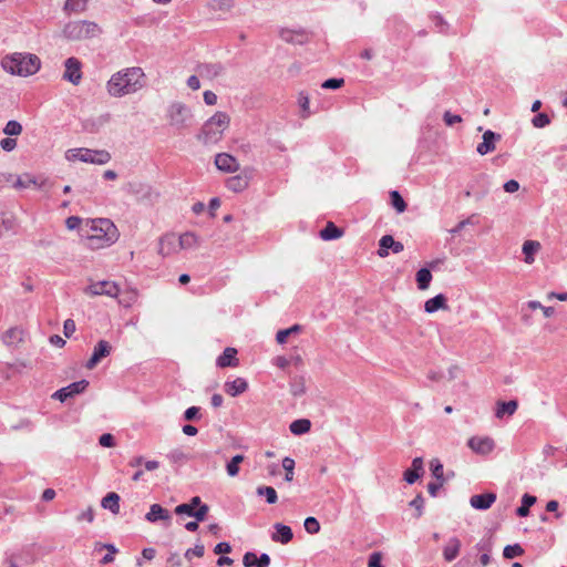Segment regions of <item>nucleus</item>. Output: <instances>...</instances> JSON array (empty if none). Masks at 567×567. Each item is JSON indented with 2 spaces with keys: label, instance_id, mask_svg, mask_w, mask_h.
I'll return each mask as SVG.
<instances>
[{
  "label": "nucleus",
  "instance_id": "nucleus-45",
  "mask_svg": "<svg viewBox=\"0 0 567 567\" xmlns=\"http://www.w3.org/2000/svg\"><path fill=\"white\" fill-rule=\"evenodd\" d=\"M280 38L284 41L289 42V43H302V40H301L302 34L296 33L292 30H288V29L281 30Z\"/></svg>",
  "mask_w": 567,
  "mask_h": 567
},
{
  "label": "nucleus",
  "instance_id": "nucleus-12",
  "mask_svg": "<svg viewBox=\"0 0 567 567\" xmlns=\"http://www.w3.org/2000/svg\"><path fill=\"white\" fill-rule=\"evenodd\" d=\"M112 347L109 341L100 340L97 344L94 347L93 353L89 361L86 362L85 367L87 369H93L97 365L99 362H101L102 359L107 357L111 353Z\"/></svg>",
  "mask_w": 567,
  "mask_h": 567
},
{
  "label": "nucleus",
  "instance_id": "nucleus-8",
  "mask_svg": "<svg viewBox=\"0 0 567 567\" xmlns=\"http://www.w3.org/2000/svg\"><path fill=\"white\" fill-rule=\"evenodd\" d=\"M169 124L176 128H184L192 117L190 110L183 103L175 102L167 110Z\"/></svg>",
  "mask_w": 567,
  "mask_h": 567
},
{
  "label": "nucleus",
  "instance_id": "nucleus-64",
  "mask_svg": "<svg viewBox=\"0 0 567 567\" xmlns=\"http://www.w3.org/2000/svg\"><path fill=\"white\" fill-rule=\"evenodd\" d=\"M256 561H257V556L254 553L248 551L243 557V564L245 567H252V566L257 567Z\"/></svg>",
  "mask_w": 567,
  "mask_h": 567
},
{
  "label": "nucleus",
  "instance_id": "nucleus-43",
  "mask_svg": "<svg viewBox=\"0 0 567 567\" xmlns=\"http://www.w3.org/2000/svg\"><path fill=\"white\" fill-rule=\"evenodd\" d=\"M14 219L0 215V238L3 237L6 233L14 231Z\"/></svg>",
  "mask_w": 567,
  "mask_h": 567
},
{
  "label": "nucleus",
  "instance_id": "nucleus-3",
  "mask_svg": "<svg viewBox=\"0 0 567 567\" xmlns=\"http://www.w3.org/2000/svg\"><path fill=\"white\" fill-rule=\"evenodd\" d=\"M1 66L12 75L29 76L39 71L41 61L35 54L16 52L3 56Z\"/></svg>",
  "mask_w": 567,
  "mask_h": 567
},
{
  "label": "nucleus",
  "instance_id": "nucleus-15",
  "mask_svg": "<svg viewBox=\"0 0 567 567\" xmlns=\"http://www.w3.org/2000/svg\"><path fill=\"white\" fill-rule=\"evenodd\" d=\"M501 140V135L487 130L483 134V142L476 147L480 155H486L495 150V142Z\"/></svg>",
  "mask_w": 567,
  "mask_h": 567
},
{
  "label": "nucleus",
  "instance_id": "nucleus-32",
  "mask_svg": "<svg viewBox=\"0 0 567 567\" xmlns=\"http://www.w3.org/2000/svg\"><path fill=\"white\" fill-rule=\"evenodd\" d=\"M290 393L293 396H301L306 393V379L302 375H295L290 380Z\"/></svg>",
  "mask_w": 567,
  "mask_h": 567
},
{
  "label": "nucleus",
  "instance_id": "nucleus-21",
  "mask_svg": "<svg viewBox=\"0 0 567 567\" xmlns=\"http://www.w3.org/2000/svg\"><path fill=\"white\" fill-rule=\"evenodd\" d=\"M237 350L235 348H226L224 352L217 358L216 364L219 368L237 367L239 364L236 358Z\"/></svg>",
  "mask_w": 567,
  "mask_h": 567
},
{
  "label": "nucleus",
  "instance_id": "nucleus-59",
  "mask_svg": "<svg viewBox=\"0 0 567 567\" xmlns=\"http://www.w3.org/2000/svg\"><path fill=\"white\" fill-rule=\"evenodd\" d=\"M175 514L177 515H187L189 517H193L194 509L188 505V503L179 504L174 509Z\"/></svg>",
  "mask_w": 567,
  "mask_h": 567
},
{
  "label": "nucleus",
  "instance_id": "nucleus-47",
  "mask_svg": "<svg viewBox=\"0 0 567 567\" xmlns=\"http://www.w3.org/2000/svg\"><path fill=\"white\" fill-rule=\"evenodd\" d=\"M523 553H524V550L520 547V545L515 544V545L505 546L503 555L505 558L512 559V558L520 556Z\"/></svg>",
  "mask_w": 567,
  "mask_h": 567
},
{
  "label": "nucleus",
  "instance_id": "nucleus-7",
  "mask_svg": "<svg viewBox=\"0 0 567 567\" xmlns=\"http://www.w3.org/2000/svg\"><path fill=\"white\" fill-rule=\"evenodd\" d=\"M84 293L90 297L106 296L116 298L120 293V287L111 280L94 281L84 288Z\"/></svg>",
  "mask_w": 567,
  "mask_h": 567
},
{
  "label": "nucleus",
  "instance_id": "nucleus-44",
  "mask_svg": "<svg viewBox=\"0 0 567 567\" xmlns=\"http://www.w3.org/2000/svg\"><path fill=\"white\" fill-rule=\"evenodd\" d=\"M21 132L22 125L14 120L9 121L3 128V133L8 136H17L20 135Z\"/></svg>",
  "mask_w": 567,
  "mask_h": 567
},
{
  "label": "nucleus",
  "instance_id": "nucleus-62",
  "mask_svg": "<svg viewBox=\"0 0 567 567\" xmlns=\"http://www.w3.org/2000/svg\"><path fill=\"white\" fill-rule=\"evenodd\" d=\"M200 409L198 406H190L184 412V419L186 421H194L199 416Z\"/></svg>",
  "mask_w": 567,
  "mask_h": 567
},
{
  "label": "nucleus",
  "instance_id": "nucleus-23",
  "mask_svg": "<svg viewBox=\"0 0 567 567\" xmlns=\"http://www.w3.org/2000/svg\"><path fill=\"white\" fill-rule=\"evenodd\" d=\"M276 533L272 534L271 539L277 543L288 544L292 537L293 533L291 528L281 523H277L274 525Z\"/></svg>",
  "mask_w": 567,
  "mask_h": 567
},
{
  "label": "nucleus",
  "instance_id": "nucleus-27",
  "mask_svg": "<svg viewBox=\"0 0 567 567\" xmlns=\"http://www.w3.org/2000/svg\"><path fill=\"white\" fill-rule=\"evenodd\" d=\"M460 548H461V542L456 537L450 538V540L447 542V544L445 545V547L443 549L444 559L446 561L454 560L460 553Z\"/></svg>",
  "mask_w": 567,
  "mask_h": 567
},
{
  "label": "nucleus",
  "instance_id": "nucleus-1",
  "mask_svg": "<svg viewBox=\"0 0 567 567\" xmlns=\"http://www.w3.org/2000/svg\"><path fill=\"white\" fill-rule=\"evenodd\" d=\"M145 85V73L142 68L132 66L114 73L106 83L111 96L122 97L136 93Z\"/></svg>",
  "mask_w": 567,
  "mask_h": 567
},
{
  "label": "nucleus",
  "instance_id": "nucleus-41",
  "mask_svg": "<svg viewBox=\"0 0 567 567\" xmlns=\"http://www.w3.org/2000/svg\"><path fill=\"white\" fill-rule=\"evenodd\" d=\"M87 0H66L64 3V11L66 12H82L85 10Z\"/></svg>",
  "mask_w": 567,
  "mask_h": 567
},
{
  "label": "nucleus",
  "instance_id": "nucleus-34",
  "mask_svg": "<svg viewBox=\"0 0 567 567\" xmlns=\"http://www.w3.org/2000/svg\"><path fill=\"white\" fill-rule=\"evenodd\" d=\"M311 422L308 419L295 420L290 423L289 430L295 435H302L310 431Z\"/></svg>",
  "mask_w": 567,
  "mask_h": 567
},
{
  "label": "nucleus",
  "instance_id": "nucleus-22",
  "mask_svg": "<svg viewBox=\"0 0 567 567\" xmlns=\"http://www.w3.org/2000/svg\"><path fill=\"white\" fill-rule=\"evenodd\" d=\"M145 519L150 523H155L157 520H169L171 514L162 505L153 504L150 507V512L145 515Z\"/></svg>",
  "mask_w": 567,
  "mask_h": 567
},
{
  "label": "nucleus",
  "instance_id": "nucleus-9",
  "mask_svg": "<svg viewBox=\"0 0 567 567\" xmlns=\"http://www.w3.org/2000/svg\"><path fill=\"white\" fill-rule=\"evenodd\" d=\"M467 446L478 455H488L495 449V441L489 436H472L467 441Z\"/></svg>",
  "mask_w": 567,
  "mask_h": 567
},
{
  "label": "nucleus",
  "instance_id": "nucleus-50",
  "mask_svg": "<svg viewBox=\"0 0 567 567\" xmlns=\"http://www.w3.org/2000/svg\"><path fill=\"white\" fill-rule=\"evenodd\" d=\"M298 103H299V106L302 111V116L303 117H307L309 116L310 114V111H309V104H310V101H309V96L307 93L305 92H300L299 93V96H298Z\"/></svg>",
  "mask_w": 567,
  "mask_h": 567
},
{
  "label": "nucleus",
  "instance_id": "nucleus-14",
  "mask_svg": "<svg viewBox=\"0 0 567 567\" xmlns=\"http://www.w3.org/2000/svg\"><path fill=\"white\" fill-rule=\"evenodd\" d=\"M215 165L219 171L226 173H234L239 168L237 159L227 153L217 154L215 157Z\"/></svg>",
  "mask_w": 567,
  "mask_h": 567
},
{
  "label": "nucleus",
  "instance_id": "nucleus-24",
  "mask_svg": "<svg viewBox=\"0 0 567 567\" xmlns=\"http://www.w3.org/2000/svg\"><path fill=\"white\" fill-rule=\"evenodd\" d=\"M422 471H423V460H422V457L413 458L412 467L404 472V480H405V482L408 484L415 483L419 480Z\"/></svg>",
  "mask_w": 567,
  "mask_h": 567
},
{
  "label": "nucleus",
  "instance_id": "nucleus-58",
  "mask_svg": "<svg viewBox=\"0 0 567 567\" xmlns=\"http://www.w3.org/2000/svg\"><path fill=\"white\" fill-rule=\"evenodd\" d=\"M76 520L78 522L86 520L87 523H92L94 520V511H93V508L90 506L85 511L80 513L76 516Z\"/></svg>",
  "mask_w": 567,
  "mask_h": 567
},
{
  "label": "nucleus",
  "instance_id": "nucleus-49",
  "mask_svg": "<svg viewBox=\"0 0 567 567\" xmlns=\"http://www.w3.org/2000/svg\"><path fill=\"white\" fill-rule=\"evenodd\" d=\"M305 529L309 534H317L320 530V524L317 518L315 517H307L303 523Z\"/></svg>",
  "mask_w": 567,
  "mask_h": 567
},
{
  "label": "nucleus",
  "instance_id": "nucleus-4",
  "mask_svg": "<svg viewBox=\"0 0 567 567\" xmlns=\"http://www.w3.org/2000/svg\"><path fill=\"white\" fill-rule=\"evenodd\" d=\"M230 118L225 112H216L202 127L198 140L204 144H216L229 126Z\"/></svg>",
  "mask_w": 567,
  "mask_h": 567
},
{
  "label": "nucleus",
  "instance_id": "nucleus-42",
  "mask_svg": "<svg viewBox=\"0 0 567 567\" xmlns=\"http://www.w3.org/2000/svg\"><path fill=\"white\" fill-rule=\"evenodd\" d=\"M301 331V326L293 324L292 327L284 330H279L276 334V341L280 344L285 343L287 341V338L291 336L292 333H297Z\"/></svg>",
  "mask_w": 567,
  "mask_h": 567
},
{
  "label": "nucleus",
  "instance_id": "nucleus-48",
  "mask_svg": "<svg viewBox=\"0 0 567 567\" xmlns=\"http://www.w3.org/2000/svg\"><path fill=\"white\" fill-rule=\"evenodd\" d=\"M282 467L286 471L285 480L291 482L293 480L295 461L291 457L282 460Z\"/></svg>",
  "mask_w": 567,
  "mask_h": 567
},
{
  "label": "nucleus",
  "instance_id": "nucleus-29",
  "mask_svg": "<svg viewBox=\"0 0 567 567\" xmlns=\"http://www.w3.org/2000/svg\"><path fill=\"white\" fill-rule=\"evenodd\" d=\"M11 179H14L13 187H16L18 189H24V188H29L32 185H34V186L38 185L37 179L30 174H24L22 176H17V177H14L13 175L10 174L8 181H11Z\"/></svg>",
  "mask_w": 567,
  "mask_h": 567
},
{
  "label": "nucleus",
  "instance_id": "nucleus-39",
  "mask_svg": "<svg viewBox=\"0 0 567 567\" xmlns=\"http://www.w3.org/2000/svg\"><path fill=\"white\" fill-rule=\"evenodd\" d=\"M245 456L241 454L235 455L226 465L227 474L230 477H235L239 473V464L243 463Z\"/></svg>",
  "mask_w": 567,
  "mask_h": 567
},
{
  "label": "nucleus",
  "instance_id": "nucleus-61",
  "mask_svg": "<svg viewBox=\"0 0 567 567\" xmlns=\"http://www.w3.org/2000/svg\"><path fill=\"white\" fill-rule=\"evenodd\" d=\"M0 146L6 152H11L17 147V140L6 137L0 141Z\"/></svg>",
  "mask_w": 567,
  "mask_h": 567
},
{
  "label": "nucleus",
  "instance_id": "nucleus-20",
  "mask_svg": "<svg viewBox=\"0 0 567 567\" xmlns=\"http://www.w3.org/2000/svg\"><path fill=\"white\" fill-rule=\"evenodd\" d=\"M248 389V382L244 378H237L233 381H226L224 390L230 396H237Z\"/></svg>",
  "mask_w": 567,
  "mask_h": 567
},
{
  "label": "nucleus",
  "instance_id": "nucleus-25",
  "mask_svg": "<svg viewBox=\"0 0 567 567\" xmlns=\"http://www.w3.org/2000/svg\"><path fill=\"white\" fill-rule=\"evenodd\" d=\"M249 185V178L247 175L231 176L226 182V187L235 193L245 190Z\"/></svg>",
  "mask_w": 567,
  "mask_h": 567
},
{
  "label": "nucleus",
  "instance_id": "nucleus-30",
  "mask_svg": "<svg viewBox=\"0 0 567 567\" xmlns=\"http://www.w3.org/2000/svg\"><path fill=\"white\" fill-rule=\"evenodd\" d=\"M101 505L113 514H117L120 512V496L116 493L111 492L102 498Z\"/></svg>",
  "mask_w": 567,
  "mask_h": 567
},
{
  "label": "nucleus",
  "instance_id": "nucleus-26",
  "mask_svg": "<svg viewBox=\"0 0 567 567\" xmlns=\"http://www.w3.org/2000/svg\"><path fill=\"white\" fill-rule=\"evenodd\" d=\"M440 309H447L446 297L442 293H439L435 297L430 298L424 303V310L427 313H433Z\"/></svg>",
  "mask_w": 567,
  "mask_h": 567
},
{
  "label": "nucleus",
  "instance_id": "nucleus-19",
  "mask_svg": "<svg viewBox=\"0 0 567 567\" xmlns=\"http://www.w3.org/2000/svg\"><path fill=\"white\" fill-rule=\"evenodd\" d=\"M23 334L22 329L13 327L3 333L2 341L7 347L17 348L23 341Z\"/></svg>",
  "mask_w": 567,
  "mask_h": 567
},
{
  "label": "nucleus",
  "instance_id": "nucleus-31",
  "mask_svg": "<svg viewBox=\"0 0 567 567\" xmlns=\"http://www.w3.org/2000/svg\"><path fill=\"white\" fill-rule=\"evenodd\" d=\"M343 231L332 221H329L323 229L320 230V238L323 240H333L342 236Z\"/></svg>",
  "mask_w": 567,
  "mask_h": 567
},
{
  "label": "nucleus",
  "instance_id": "nucleus-2",
  "mask_svg": "<svg viewBox=\"0 0 567 567\" xmlns=\"http://www.w3.org/2000/svg\"><path fill=\"white\" fill-rule=\"evenodd\" d=\"M89 245L92 248H103L118 239V230L114 223L107 218H97L86 221Z\"/></svg>",
  "mask_w": 567,
  "mask_h": 567
},
{
  "label": "nucleus",
  "instance_id": "nucleus-40",
  "mask_svg": "<svg viewBox=\"0 0 567 567\" xmlns=\"http://www.w3.org/2000/svg\"><path fill=\"white\" fill-rule=\"evenodd\" d=\"M391 204L398 213H403L406 209V203L398 190L390 192Z\"/></svg>",
  "mask_w": 567,
  "mask_h": 567
},
{
  "label": "nucleus",
  "instance_id": "nucleus-57",
  "mask_svg": "<svg viewBox=\"0 0 567 567\" xmlns=\"http://www.w3.org/2000/svg\"><path fill=\"white\" fill-rule=\"evenodd\" d=\"M443 121L447 126H453L456 123H461L462 117L460 115L452 114L450 111H446L443 114Z\"/></svg>",
  "mask_w": 567,
  "mask_h": 567
},
{
  "label": "nucleus",
  "instance_id": "nucleus-63",
  "mask_svg": "<svg viewBox=\"0 0 567 567\" xmlns=\"http://www.w3.org/2000/svg\"><path fill=\"white\" fill-rule=\"evenodd\" d=\"M382 555L381 553H372L369 557L368 567H383L381 564Z\"/></svg>",
  "mask_w": 567,
  "mask_h": 567
},
{
  "label": "nucleus",
  "instance_id": "nucleus-28",
  "mask_svg": "<svg viewBox=\"0 0 567 567\" xmlns=\"http://www.w3.org/2000/svg\"><path fill=\"white\" fill-rule=\"evenodd\" d=\"M540 249V244L535 240H526L523 244L524 261L532 265L535 261V254Z\"/></svg>",
  "mask_w": 567,
  "mask_h": 567
},
{
  "label": "nucleus",
  "instance_id": "nucleus-5",
  "mask_svg": "<svg viewBox=\"0 0 567 567\" xmlns=\"http://www.w3.org/2000/svg\"><path fill=\"white\" fill-rule=\"evenodd\" d=\"M100 33V27L95 22L86 20L68 22L62 30L63 38L69 41L90 39Z\"/></svg>",
  "mask_w": 567,
  "mask_h": 567
},
{
  "label": "nucleus",
  "instance_id": "nucleus-11",
  "mask_svg": "<svg viewBox=\"0 0 567 567\" xmlns=\"http://www.w3.org/2000/svg\"><path fill=\"white\" fill-rule=\"evenodd\" d=\"M64 65L63 79L78 85L82 79L81 62L76 58H69L65 60Z\"/></svg>",
  "mask_w": 567,
  "mask_h": 567
},
{
  "label": "nucleus",
  "instance_id": "nucleus-37",
  "mask_svg": "<svg viewBox=\"0 0 567 567\" xmlns=\"http://www.w3.org/2000/svg\"><path fill=\"white\" fill-rule=\"evenodd\" d=\"M431 280H432V274L427 268H421L416 272V282H417L419 289H421V290L427 289Z\"/></svg>",
  "mask_w": 567,
  "mask_h": 567
},
{
  "label": "nucleus",
  "instance_id": "nucleus-38",
  "mask_svg": "<svg viewBox=\"0 0 567 567\" xmlns=\"http://www.w3.org/2000/svg\"><path fill=\"white\" fill-rule=\"evenodd\" d=\"M256 493L258 496H265L268 504H275L278 499L277 492L271 486H259Z\"/></svg>",
  "mask_w": 567,
  "mask_h": 567
},
{
  "label": "nucleus",
  "instance_id": "nucleus-10",
  "mask_svg": "<svg viewBox=\"0 0 567 567\" xmlns=\"http://www.w3.org/2000/svg\"><path fill=\"white\" fill-rule=\"evenodd\" d=\"M89 382L86 380H80L76 382H73L58 391H55L52 395L53 399H56L61 402L66 401L70 398H73L76 394H80L84 392V390L87 388Z\"/></svg>",
  "mask_w": 567,
  "mask_h": 567
},
{
  "label": "nucleus",
  "instance_id": "nucleus-16",
  "mask_svg": "<svg viewBox=\"0 0 567 567\" xmlns=\"http://www.w3.org/2000/svg\"><path fill=\"white\" fill-rule=\"evenodd\" d=\"M224 65L219 62L214 63H203L199 64L196 69L199 76L208 80H213L224 72Z\"/></svg>",
  "mask_w": 567,
  "mask_h": 567
},
{
  "label": "nucleus",
  "instance_id": "nucleus-46",
  "mask_svg": "<svg viewBox=\"0 0 567 567\" xmlns=\"http://www.w3.org/2000/svg\"><path fill=\"white\" fill-rule=\"evenodd\" d=\"M167 458L174 464H182L188 460V456L182 450L175 449L167 454Z\"/></svg>",
  "mask_w": 567,
  "mask_h": 567
},
{
  "label": "nucleus",
  "instance_id": "nucleus-55",
  "mask_svg": "<svg viewBox=\"0 0 567 567\" xmlns=\"http://www.w3.org/2000/svg\"><path fill=\"white\" fill-rule=\"evenodd\" d=\"M209 512V507L208 505L206 504H202L199 507H197L196 509H194V515L193 517L197 520V522H203L207 514Z\"/></svg>",
  "mask_w": 567,
  "mask_h": 567
},
{
  "label": "nucleus",
  "instance_id": "nucleus-52",
  "mask_svg": "<svg viewBox=\"0 0 567 567\" xmlns=\"http://www.w3.org/2000/svg\"><path fill=\"white\" fill-rule=\"evenodd\" d=\"M431 472L436 480H443V464L439 460L431 461Z\"/></svg>",
  "mask_w": 567,
  "mask_h": 567
},
{
  "label": "nucleus",
  "instance_id": "nucleus-18",
  "mask_svg": "<svg viewBox=\"0 0 567 567\" xmlns=\"http://www.w3.org/2000/svg\"><path fill=\"white\" fill-rule=\"evenodd\" d=\"M178 250V237H176L174 234H167L161 238L158 254L162 256H168Z\"/></svg>",
  "mask_w": 567,
  "mask_h": 567
},
{
  "label": "nucleus",
  "instance_id": "nucleus-54",
  "mask_svg": "<svg viewBox=\"0 0 567 567\" xmlns=\"http://www.w3.org/2000/svg\"><path fill=\"white\" fill-rule=\"evenodd\" d=\"M423 505H424V498H423V496L421 494L416 495L414 497V499H412L410 502V506L414 507L416 509L415 517H420L423 514V512H422Z\"/></svg>",
  "mask_w": 567,
  "mask_h": 567
},
{
  "label": "nucleus",
  "instance_id": "nucleus-56",
  "mask_svg": "<svg viewBox=\"0 0 567 567\" xmlns=\"http://www.w3.org/2000/svg\"><path fill=\"white\" fill-rule=\"evenodd\" d=\"M343 83H344L343 79L332 78V79L326 80L322 83V87L329 89V90H337V89L341 87L343 85Z\"/></svg>",
  "mask_w": 567,
  "mask_h": 567
},
{
  "label": "nucleus",
  "instance_id": "nucleus-33",
  "mask_svg": "<svg viewBox=\"0 0 567 567\" xmlns=\"http://www.w3.org/2000/svg\"><path fill=\"white\" fill-rule=\"evenodd\" d=\"M517 402L511 400L507 402H498L496 409V417L502 419L504 415H513L517 410Z\"/></svg>",
  "mask_w": 567,
  "mask_h": 567
},
{
  "label": "nucleus",
  "instance_id": "nucleus-51",
  "mask_svg": "<svg viewBox=\"0 0 567 567\" xmlns=\"http://www.w3.org/2000/svg\"><path fill=\"white\" fill-rule=\"evenodd\" d=\"M204 553H205V547L203 544H196L193 548H188L185 554H184V557L187 559V560H190L193 556H196V557H203L204 556Z\"/></svg>",
  "mask_w": 567,
  "mask_h": 567
},
{
  "label": "nucleus",
  "instance_id": "nucleus-17",
  "mask_svg": "<svg viewBox=\"0 0 567 567\" xmlns=\"http://www.w3.org/2000/svg\"><path fill=\"white\" fill-rule=\"evenodd\" d=\"M496 501L495 493L476 494L470 498V504L473 508L478 511L488 509Z\"/></svg>",
  "mask_w": 567,
  "mask_h": 567
},
{
  "label": "nucleus",
  "instance_id": "nucleus-60",
  "mask_svg": "<svg viewBox=\"0 0 567 567\" xmlns=\"http://www.w3.org/2000/svg\"><path fill=\"white\" fill-rule=\"evenodd\" d=\"M99 443L103 447H113L115 445V439L111 433H104L100 436Z\"/></svg>",
  "mask_w": 567,
  "mask_h": 567
},
{
  "label": "nucleus",
  "instance_id": "nucleus-6",
  "mask_svg": "<svg viewBox=\"0 0 567 567\" xmlns=\"http://www.w3.org/2000/svg\"><path fill=\"white\" fill-rule=\"evenodd\" d=\"M68 161L103 165L110 162L111 154L104 150L71 148L65 153Z\"/></svg>",
  "mask_w": 567,
  "mask_h": 567
},
{
  "label": "nucleus",
  "instance_id": "nucleus-53",
  "mask_svg": "<svg viewBox=\"0 0 567 567\" xmlns=\"http://www.w3.org/2000/svg\"><path fill=\"white\" fill-rule=\"evenodd\" d=\"M532 123L535 127L542 128V127H545L546 125H548L550 123V120L547 114L539 113L533 117Z\"/></svg>",
  "mask_w": 567,
  "mask_h": 567
},
{
  "label": "nucleus",
  "instance_id": "nucleus-36",
  "mask_svg": "<svg viewBox=\"0 0 567 567\" xmlns=\"http://www.w3.org/2000/svg\"><path fill=\"white\" fill-rule=\"evenodd\" d=\"M536 503V497L529 494H524L522 497V505L516 509L519 517H526L529 514V508Z\"/></svg>",
  "mask_w": 567,
  "mask_h": 567
},
{
  "label": "nucleus",
  "instance_id": "nucleus-35",
  "mask_svg": "<svg viewBox=\"0 0 567 567\" xmlns=\"http://www.w3.org/2000/svg\"><path fill=\"white\" fill-rule=\"evenodd\" d=\"M198 245V238L194 233H184L178 237L179 249H190Z\"/></svg>",
  "mask_w": 567,
  "mask_h": 567
},
{
  "label": "nucleus",
  "instance_id": "nucleus-13",
  "mask_svg": "<svg viewBox=\"0 0 567 567\" xmlns=\"http://www.w3.org/2000/svg\"><path fill=\"white\" fill-rule=\"evenodd\" d=\"M379 246L380 248L378 250V255L381 258H385L389 256V249H391L394 254H399L404 249L403 244L400 241H395L391 235L382 236L379 241Z\"/></svg>",
  "mask_w": 567,
  "mask_h": 567
}]
</instances>
